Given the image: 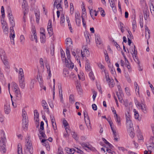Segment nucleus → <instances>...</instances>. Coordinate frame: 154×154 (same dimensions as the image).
Instances as JSON below:
<instances>
[{
    "instance_id": "052dcab7",
    "label": "nucleus",
    "mask_w": 154,
    "mask_h": 154,
    "mask_svg": "<svg viewBox=\"0 0 154 154\" xmlns=\"http://www.w3.org/2000/svg\"><path fill=\"white\" fill-rule=\"evenodd\" d=\"M20 87L22 89H24L25 88V82L19 83Z\"/></svg>"
},
{
    "instance_id": "e2e57ef3",
    "label": "nucleus",
    "mask_w": 154,
    "mask_h": 154,
    "mask_svg": "<svg viewBox=\"0 0 154 154\" xmlns=\"http://www.w3.org/2000/svg\"><path fill=\"white\" fill-rule=\"evenodd\" d=\"M77 89L78 91L81 92L82 91V89L80 88V85L79 83L78 82L77 83V84L76 85Z\"/></svg>"
},
{
    "instance_id": "4468645a",
    "label": "nucleus",
    "mask_w": 154,
    "mask_h": 154,
    "mask_svg": "<svg viewBox=\"0 0 154 154\" xmlns=\"http://www.w3.org/2000/svg\"><path fill=\"white\" fill-rule=\"evenodd\" d=\"M1 140L2 144H5L6 142V137L5 135V132L2 131L1 133Z\"/></svg>"
},
{
    "instance_id": "f8f14e48",
    "label": "nucleus",
    "mask_w": 154,
    "mask_h": 154,
    "mask_svg": "<svg viewBox=\"0 0 154 154\" xmlns=\"http://www.w3.org/2000/svg\"><path fill=\"white\" fill-rule=\"evenodd\" d=\"M32 33H33V35H32L30 37V39L32 41H34L35 40V42L36 43H37L38 42L37 39V37L36 36V34L35 30L33 29L32 31Z\"/></svg>"
},
{
    "instance_id": "5fc2aeb1",
    "label": "nucleus",
    "mask_w": 154,
    "mask_h": 154,
    "mask_svg": "<svg viewBox=\"0 0 154 154\" xmlns=\"http://www.w3.org/2000/svg\"><path fill=\"white\" fill-rule=\"evenodd\" d=\"M60 54L62 60H65V58H66L65 57V54L64 51L62 49L60 50Z\"/></svg>"
},
{
    "instance_id": "c756f323",
    "label": "nucleus",
    "mask_w": 154,
    "mask_h": 154,
    "mask_svg": "<svg viewBox=\"0 0 154 154\" xmlns=\"http://www.w3.org/2000/svg\"><path fill=\"white\" fill-rule=\"evenodd\" d=\"M128 131L129 133V135L131 138H133L134 136V128H131L128 129Z\"/></svg>"
},
{
    "instance_id": "72a5a7b5",
    "label": "nucleus",
    "mask_w": 154,
    "mask_h": 154,
    "mask_svg": "<svg viewBox=\"0 0 154 154\" xmlns=\"http://www.w3.org/2000/svg\"><path fill=\"white\" fill-rule=\"evenodd\" d=\"M67 149L66 150V152L67 153L69 154H73L75 151V149H70L69 148H67Z\"/></svg>"
},
{
    "instance_id": "6e6d98bb",
    "label": "nucleus",
    "mask_w": 154,
    "mask_h": 154,
    "mask_svg": "<svg viewBox=\"0 0 154 154\" xmlns=\"http://www.w3.org/2000/svg\"><path fill=\"white\" fill-rule=\"evenodd\" d=\"M116 95L117 96V97H118V99L119 100V101L121 102V103H122V96L123 95H122V94H118V93L117 92H116Z\"/></svg>"
},
{
    "instance_id": "e433bc0d",
    "label": "nucleus",
    "mask_w": 154,
    "mask_h": 154,
    "mask_svg": "<svg viewBox=\"0 0 154 154\" xmlns=\"http://www.w3.org/2000/svg\"><path fill=\"white\" fill-rule=\"evenodd\" d=\"M98 66L100 68V69L102 70V73H103V72H104L105 74V76H106V72L104 69V68L105 67V66L100 63L99 64Z\"/></svg>"
},
{
    "instance_id": "49530a36",
    "label": "nucleus",
    "mask_w": 154,
    "mask_h": 154,
    "mask_svg": "<svg viewBox=\"0 0 154 154\" xmlns=\"http://www.w3.org/2000/svg\"><path fill=\"white\" fill-rule=\"evenodd\" d=\"M132 28L134 32L135 31V28L137 27L136 22L135 20H133L132 22Z\"/></svg>"
},
{
    "instance_id": "0eeeda50",
    "label": "nucleus",
    "mask_w": 154,
    "mask_h": 154,
    "mask_svg": "<svg viewBox=\"0 0 154 154\" xmlns=\"http://www.w3.org/2000/svg\"><path fill=\"white\" fill-rule=\"evenodd\" d=\"M44 123L43 121L41 122L40 124V130H39V132L40 134L41 135L42 137L44 139L47 138V137L45 134L44 132L42 131L44 130Z\"/></svg>"
},
{
    "instance_id": "7c9ffc66",
    "label": "nucleus",
    "mask_w": 154,
    "mask_h": 154,
    "mask_svg": "<svg viewBox=\"0 0 154 154\" xmlns=\"http://www.w3.org/2000/svg\"><path fill=\"white\" fill-rule=\"evenodd\" d=\"M42 35L41 36V42L42 43H44L46 41V36L43 32H41Z\"/></svg>"
},
{
    "instance_id": "13d9d810",
    "label": "nucleus",
    "mask_w": 154,
    "mask_h": 154,
    "mask_svg": "<svg viewBox=\"0 0 154 154\" xmlns=\"http://www.w3.org/2000/svg\"><path fill=\"white\" fill-rule=\"evenodd\" d=\"M89 34L88 33H87V32L86 33V34H85V36L86 38V40L87 43H88L89 42H90V39L89 38Z\"/></svg>"
},
{
    "instance_id": "c03bdc74",
    "label": "nucleus",
    "mask_w": 154,
    "mask_h": 154,
    "mask_svg": "<svg viewBox=\"0 0 154 154\" xmlns=\"http://www.w3.org/2000/svg\"><path fill=\"white\" fill-rule=\"evenodd\" d=\"M133 111L134 112V116L135 119H139V115L138 112L135 109H134Z\"/></svg>"
},
{
    "instance_id": "2eb2a0df",
    "label": "nucleus",
    "mask_w": 154,
    "mask_h": 154,
    "mask_svg": "<svg viewBox=\"0 0 154 154\" xmlns=\"http://www.w3.org/2000/svg\"><path fill=\"white\" fill-rule=\"evenodd\" d=\"M5 111L6 114H8L11 111L10 105L9 103H7L5 105Z\"/></svg>"
},
{
    "instance_id": "6ab92c4d",
    "label": "nucleus",
    "mask_w": 154,
    "mask_h": 154,
    "mask_svg": "<svg viewBox=\"0 0 154 154\" xmlns=\"http://www.w3.org/2000/svg\"><path fill=\"white\" fill-rule=\"evenodd\" d=\"M109 3L110 4V5L112 8L113 11L114 12L116 11V7L115 5L114 0H109Z\"/></svg>"
},
{
    "instance_id": "680f3d73",
    "label": "nucleus",
    "mask_w": 154,
    "mask_h": 154,
    "mask_svg": "<svg viewBox=\"0 0 154 154\" xmlns=\"http://www.w3.org/2000/svg\"><path fill=\"white\" fill-rule=\"evenodd\" d=\"M19 73L21 77H24L23 70L22 68H21L19 69Z\"/></svg>"
},
{
    "instance_id": "4c0bfd02",
    "label": "nucleus",
    "mask_w": 154,
    "mask_h": 154,
    "mask_svg": "<svg viewBox=\"0 0 154 154\" xmlns=\"http://www.w3.org/2000/svg\"><path fill=\"white\" fill-rule=\"evenodd\" d=\"M13 87H14V91L15 92L20 90V89L18 86V85L17 84L15 83H14Z\"/></svg>"
},
{
    "instance_id": "20e7f679",
    "label": "nucleus",
    "mask_w": 154,
    "mask_h": 154,
    "mask_svg": "<svg viewBox=\"0 0 154 154\" xmlns=\"http://www.w3.org/2000/svg\"><path fill=\"white\" fill-rule=\"evenodd\" d=\"M84 115L85 118V122L86 124V126L88 128L91 130L92 128L91 125L89 118L88 115L85 112H84Z\"/></svg>"
},
{
    "instance_id": "c9c22d12",
    "label": "nucleus",
    "mask_w": 154,
    "mask_h": 154,
    "mask_svg": "<svg viewBox=\"0 0 154 154\" xmlns=\"http://www.w3.org/2000/svg\"><path fill=\"white\" fill-rule=\"evenodd\" d=\"M35 82V79H32L30 84V88L31 89H32L34 88V84Z\"/></svg>"
},
{
    "instance_id": "412c9836",
    "label": "nucleus",
    "mask_w": 154,
    "mask_h": 154,
    "mask_svg": "<svg viewBox=\"0 0 154 154\" xmlns=\"http://www.w3.org/2000/svg\"><path fill=\"white\" fill-rule=\"evenodd\" d=\"M10 37L11 40V44L14 45V38L15 37V32L10 33Z\"/></svg>"
},
{
    "instance_id": "338daca9",
    "label": "nucleus",
    "mask_w": 154,
    "mask_h": 154,
    "mask_svg": "<svg viewBox=\"0 0 154 154\" xmlns=\"http://www.w3.org/2000/svg\"><path fill=\"white\" fill-rule=\"evenodd\" d=\"M128 34L127 35L128 39V38H129V39H131V38L133 37L131 32L129 31H128Z\"/></svg>"
},
{
    "instance_id": "a18cd8bd",
    "label": "nucleus",
    "mask_w": 154,
    "mask_h": 154,
    "mask_svg": "<svg viewBox=\"0 0 154 154\" xmlns=\"http://www.w3.org/2000/svg\"><path fill=\"white\" fill-rule=\"evenodd\" d=\"M126 118V121H130L131 120V116L130 115L129 113L128 112H127V113L125 114Z\"/></svg>"
},
{
    "instance_id": "c85d7f7f",
    "label": "nucleus",
    "mask_w": 154,
    "mask_h": 154,
    "mask_svg": "<svg viewBox=\"0 0 154 154\" xmlns=\"http://www.w3.org/2000/svg\"><path fill=\"white\" fill-rule=\"evenodd\" d=\"M28 118H25V119H23V127L24 128L25 127L27 128L28 126Z\"/></svg>"
},
{
    "instance_id": "9b49d317",
    "label": "nucleus",
    "mask_w": 154,
    "mask_h": 154,
    "mask_svg": "<svg viewBox=\"0 0 154 154\" xmlns=\"http://www.w3.org/2000/svg\"><path fill=\"white\" fill-rule=\"evenodd\" d=\"M22 98V95L20 90L15 92V100L20 101Z\"/></svg>"
},
{
    "instance_id": "cd10ccee",
    "label": "nucleus",
    "mask_w": 154,
    "mask_h": 154,
    "mask_svg": "<svg viewBox=\"0 0 154 154\" xmlns=\"http://www.w3.org/2000/svg\"><path fill=\"white\" fill-rule=\"evenodd\" d=\"M138 140L139 142H143V138L142 134L139 133L138 134Z\"/></svg>"
},
{
    "instance_id": "ddd939ff",
    "label": "nucleus",
    "mask_w": 154,
    "mask_h": 154,
    "mask_svg": "<svg viewBox=\"0 0 154 154\" xmlns=\"http://www.w3.org/2000/svg\"><path fill=\"white\" fill-rule=\"evenodd\" d=\"M8 16L9 17V20L11 25V26H15V21L11 13L8 14Z\"/></svg>"
},
{
    "instance_id": "a878e982",
    "label": "nucleus",
    "mask_w": 154,
    "mask_h": 154,
    "mask_svg": "<svg viewBox=\"0 0 154 154\" xmlns=\"http://www.w3.org/2000/svg\"><path fill=\"white\" fill-rule=\"evenodd\" d=\"M65 22L64 15L63 14H62L60 16V24L62 26H64V23Z\"/></svg>"
},
{
    "instance_id": "dca6fc26",
    "label": "nucleus",
    "mask_w": 154,
    "mask_h": 154,
    "mask_svg": "<svg viewBox=\"0 0 154 154\" xmlns=\"http://www.w3.org/2000/svg\"><path fill=\"white\" fill-rule=\"evenodd\" d=\"M134 51H133V53L132 54V56L134 59V60L137 62V61H138V58L137 57V52L136 50H135V45H134Z\"/></svg>"
},
{
    "instance_id": "de8ad7c7",
    "label": "nucleus",
    "mask_w": 154,
    "mask_h": 154,
    "mask_svg": "<svg viewBox=\"0 0 154 154\" xmlns=\"http://www.w3.org/2000/svg\"><path fill=\"white\" fill-rule=\"evenodd\" d=\"M47 30L48 33L50 36H51L53 34V32L52 28H47Z\"/></svg>"
},
{
    "instance_id": "4be33fe9",
    "label": "nucleus",
    "mask_w": 154,
    "mask_h": 154,
    "mask_svg": "<svg viewBox=\"0 0 154 154\" xmlns=\"http://www.w3.org/2000/svg\"><path fill=\"white\" fill-rule=\"evenodd\" d=\"M113 136L115 140L117 141L119 138V136L115 129L112 130Z\"/></svg>"
},
{
    "instance_id": "3c124183",
    "label": "nucleus",
    "mask_w": 154,
    "mask_h": 154,
    "mask_svg": "<svg viewBox=\"0 0 154 154\" xmlns=\"http://www.w3.org/2000/svg\"><path fill=\"white\" fill-rule=\"evenodd\" d=\"M71 134L72 135L74 139H75L76 140H78V137L76 133H75L73 131L72 133Z\"/></svg>"
},
{
    "instance_id": "603ef678",
    "label": "nucleus",
    "mask_w": 154,
    "mask_h": 154,
    "mask_svg": "<svg viewBox=\"0 0 154 154\" xmlns=\"http://www.w3.org/2000/svg\"><path fill=\"white\" fill-rule=\"evenodd\" d=\"M20 39L21 43L22 44H23L25 42V38L23 35H21L20 36Z\"/></svg>"
},
{
    "instance_id": "423d86ee",
    "label": "nucleus",
    "mask_w": 154,
    "mask_h": 154,
    "mask_svg": "<svg viewBox=\"0 0 154 154\" xmlns=\"http://www.w3.org/2000/svg\"><path fill=\"white\" fill-rule=\"evenodd\" d=\"M95 40L97 46L101 48H103V44L100 37L97 35H95Z\"/></svg>"
},
{
    "instance_id": "6e6552de",
    "label": "nucleus",
    "mask_w": 154,
    "mask_h": 154,
    "mask_svg": "<svg viewBox=\"0 0 154 154\" xmlns=\"http://www.w3.org/2000/svg\"><path fill=\"white\" fill-rule=\"evenodd\" d=\"M2 26L3 31L5 34H8V27L7 24L3 21L2 22Z\"/></svg>"
},
{
    "instance_id": "aec40b11",
    "label": "nucleus",
    "mask_w": 154,
    "mask_h": 154,
    "mask_svg": "<svg viewBox=\"0 0 154 154\" xmlns=\"http://www.w3.org/2000/svg\"><path fill=\"white\" fill-rule=\"evenodd\" d=\"M114 118L118 126H120L121 125L120 117L117 115H114Z\"/></svg>"
},
{
    "instance_id": "2f4dec72",
    "label": "nucleus",
    "mask_w": 154,
    "mask_h": 154,
    "mask_svg": "<svg viewBox=\"0 0 154 154\" xmlns=\"http://www.w3.org/2000/svg\"><path fill=\"white\" fill-rule=\"evenodd\" d=\"M86 70L89 71L91 70L90 66L88 60H86L85 65Z\"/></svg>"
},
{
    "instance_id": "37998d69",
    "label": "nucleus",
    "mask_w": 154,
    "mask_h": 154,
    "mask_svg": "<svg viewBox=\"0 0 154 154\" xmlns=\"http://www.w3.org/2000/svg\"><path fill=\"white\" fill-rule=\"evenodd\" d=\"M114 148V146L109 142L106 141V149H113Z\"/></svg>"
},
{
    "instance_id": "7ed1b4c3",
    "label": "nucleus",
    "mask_w": 154,
    "mask_h": 154,
    "mask_svg": "<svg viewBox=\"0 0 154 154\" xmlns=\"http://www.w3.org/2000/svg\"><path fill=\"white\" fill-rule=\"evenodd\" d=\"M135 103L137 106L144 113H147V108L145 104L143 103H140L137 100H135Z\"/></svg>"
},
{
    "instance_id": "58836bf2",
    "label": "nucleus",
    "mask_w": 154,
    "mask_h": 154,
    "mask_svg": "<svg viewBox=\"0 0 154 154\" xmlns=\"http://www.w3.org/2000/svg\"><path fill=\"white\" fill-rule=\"evenodd\" d=\"M18 154H22V148L20 144H18V145L17 149Z\"/></svg>"
},
{
    "instance_id": "bf43d9fd",
    "label": "nucleus",
    "mask_w": 154,
    "mask_h": 154,
    "mask_svg": "<svg viewBox=\"0 0 154 154\" xmlns=\"http://www.w3.org/2000/svg\"><path fill=\"white\" fill-rule=\"evenodd\" d=\"M89 76L91 79L94 80L95 77L94 76V74L92 72H90L89 73Z\"/></svg>"
},
{
    "instance_id": "473e14b6",
    "label": "nucleus",
    "mask_w": 154,
    "mask_h": 154,
    "mask_svg": "<svg viewBox=\"0 0 154 154\" xmlns=\"http://www.w3.org/2000/svg\"><path fill=\"white\" fill-rule=\"evenodd\" d=\"M126 125L128 129L133 128V124L131 120L126 121Z\"/></svg>"
},
{
    "instance_id": "39448f33",
    "label": "nucleus",
    "mask_w": 154,
    "mask_h": 154,
    "mask_svg": "<svg viewBox=\"0 0 154 154\" xmlns=\"http://www.w3.org/2000/svg\"><path fill=\"white\" fill-rule=\"evenodd\" d=\"M67 60L66 58H65V65L66 67H67L69 69H72L74 67V64L72 63L71 61L70 60V58H68L67 57Z\"/></svg>"
},
{
    "instance_id": "bb28decb",
    "label": "nucleus",
    "mask_w": 154,
    "mask_h": 154,
    "mask_svg": "<svg viewBox=\"0 0 154 154\" xmlns=\"http://www.w3.org/2000/svg\"><path fill=\"white\" fill-rule=\"evenodd\" d=\"M34 119L36 122H38L39 121V114L37 110H35L34 111Z\"/></svg>"
},
{
    "instance_id": "0e129e2a",
    "label": "nucleus",
    "mask_w": 154,
    "mask_h": 154,
    "mask_svg": "<svg viewBox=\"0 0 154 154\" xmlns=\"http://www.w3.org/2000/svg\"><path fill=\"white\" fill-rule=\"evenodd\" d=\"M75 20L80 18V14L79 12H77L75 13Z\"/></svg>"
},
{
    "instance_id": "8fccbe9b",
    "label": "nucleus",
    "mask_w": 154,
    "mask_h": 154,
    "mask_svg": "<svg viewBox=\"0 0 154 154\" xmlns=\"http://www.w3.org/2000/svg\"><path fill=\"white\" fill-rule=\"evenodd\" d=\"M99 11H100L101 15L103 17H104L105 15V11L104 10L102 9V8H98Z\"/></svg>"
},
{
    "instance_id": "a19ab883",
    "label": "nucleus",
    "mask_w": 154,
    "mask_h": 154,
    "mask_svg": "<svg viewBox=\"0 0 154 154\" xmlns=\"http://www.w3.org/2000/svg\"><path fill=\"white\" fill-rule=\"evenodd\" d=\"M69 101L71 103H73L75 101L74 95L73 94H70L69 98Z\"/></svg>"
},
{
    "instance_id": "69168bd1",
    "label": "nucleus",
    "mask_w": 154,
    "mask_h": 154,
    "mask_svg": "<svg viewBox=\"0 0 154 154\" xmlns=\"http://www.w3.org/2000/svg\"><path fill=\"white\" fill-rule=\"evenodd\" d=\"M56 5L57 9L60 10V11H61L62 10V9L61 3H59V4H56Z\"/></svg>"
},
{
    "instance_id": "a211bd4d",
    "label": "nucleus",
    "mask_w": 154,
    "mask_h": 154,
    "mask_svg": "<svg viewBox=\"0 0 154 154\" xmlns=\"http://www.w3.org/2000/svg\"><path fill=\"white\" fill-rule=\"evenodd\" d=\"M154 144H152L149 143L148 142V143L146 144V146L147 149L149 152V154H151L152 152V150H153L154 149Z\"/></svg>"
},
{
    "instance_id": "1a4fd4ad",
    "label": "nucleus",
    "mask_w": 154,
    "mask_h": 154,
    "mask_svg": "<svg viewBox=\"0 0 154 154\" xmlns=\"http://www.w3.org/2000/svg\"><path fill=\"white\" fill-rule=\"evenodd\" d=\"M42 105L44 108V109L48 114H49L50 111L48 105L46 102L45 100H42Z\"/></svg>"
},
{
    "instance_id": "79ce46f5",
    "label": "nucleus",
    "mask_w": 154,
    "mask_h": 154,
    "mask_svg": "<svg viewBox=\"0 0 154 154\" xmlns=\"http://www.w3.org/2000/svg\"><path fill=\"white\" fill-rule=\"evenodd\" d=\"M66 19L67 21V22L68 24V26L69 28V29L70 30V31L72 32V28L71 26V25L70 23V20H69V18L68 17H66Z\"/></svg>"
},
{
    "instance_id": "9d476101",
    "label": "nucleus",
    "mask_w": 154,
    "mask_h": 154,
    "mask_svg": "<svg viewBox=\"0 0 154 154\" xmlns=\"http://www.w3.org/2000/svg\"><path fill=\"white\" fill-rule=\"evenodd\" d=\"M151 128L153 133V136H151L149 138L148 143L152 144H154V125L152 124L151 125Z\"/></svg>"
},
{
    "instance_id": "4d7b16f0",
    "label": "nucleus",
    "mask_w": 154,
    "mask_h": 154,
    "mask_svg": "<svg viewBox=\"0 0 154 154\" xmlns=\"http://www.w3.org/2000/svg\"><path fill=\"white\" fill-rule=\"evenodd\" d=\"M27 149L31 154H32L33 152V148L32 146H30V147H27Z\"/></svg>"
},
{
    "instance_id": "b1692460",
    "label": "nucleus",
    "mask_w": 154,
    "mask_h": 154,
    "mask_svg": "<svg viewBox=\"0 0 154 154\" xmlns=\"http://www.w3.org/2000/svg\"><path fill=\"white\" fill-rule=\"evenodd\" d=\"M145 36L146 39L148 40L149 38V32L150 30L148 29L147 27H145Z\"/></svg>"
},
{
    "instance_id": "f704fd0d",
    "label": "nucleus",
    "mask_w": 154,
    "mask_h": 154,
    "mask_svg": "<svg viewBox=\"0 0 154 154\" xmlns=\"http://www.w3.org/2000/svg\"><path fill=\"white\" fill-rule=\"evenodd\" d=\"M1 150L2 151L3 153L6 152V151L5 144H2L1 146Z\"/></svg>"
},
{
    "instance_id": "f03ea898",
    "label": "nucleus",
    "mask_w": 154,
    "mask_h": 154,
    "mask_svg": "<svg viewBox=\"0 0 154 154\" xmlns=\"http://www.w3.org/2000/svg\"><path fill=\"white\" fill-rule=\"evenodd\" d=\"M0 55L3 63L5 66V67L9 68H10L9 63L5 57V52L2 49H0Z\"/></svg>"
},
{
    "instance_id": "09e8293b",
    "label": "nucleus",
    "mask_w": 154,
    "mask_h": 154,
    "mask_svg": "<svg viewBox=\"0 0 154 154\" xmlns=\"http://www.w3.org/2000/svg\"><path fill=\"white\" fill-rule=\"evenodd\" d=\"M106 152L109 154H116V152L114 151L113 149H107Z\"/></svg>"
},
{
    "instance_id": "f257e3e1",
    "label": "nucleus",
    "mask_w": 154,
    "mask_h": 154,
    "mask_svg": "<svg viewBox=\"0 0 154 154\" xmlns=\"http://www.w3.org/2000/svg\"><path fill=\"white\" fill-rule=\"evenodd\" d=\"M66 54L67 57L68 58H70L69 49L72 47V41L70 38H67L66 39Z\"/></svg>"
},
{
    "instance_id": "5701e85b",
    "label": "nucleus",
    "mask_w": 154,
    "mask_h": 154,
    "mask_svg": "<svg viewBox=\"0 0 154 154\" xmlns=\"http://www.w3.org/2000/svg\"><path fill=\"white\" fill-rule=\"evenodd\" d=\"M106 120L108 122L109 124L110 125V126L111 128V130H112L114 129H115V126L114 125L112 121L110 118H108V119H106Z\"/></svg>"
},
{
    "instance_id": "393cba45",
    "label": "nucleus",
    "mask_w": 154,
    "mask_h": 154,
    "mask_svg": "<svg viewBox=\"0 0 154 154\" xmlns=\"http://www.w3.org/2000/svg\"><path fill=\"white\" fill-rule=\"evenodd\" d=\"M88 51L86 49H85L83 51H81V54L83 59L84 58V57H85L86 56H87L88 54Z\"/></svg>"
},
{
    "instance_id": "ea45409f",
    "label": "nucleus",
    "mask_w": 154,
    "mask_h": 154,
    "mask_svg": "<svg viewBox=\"0 0 154 154\" xmlns=\"http://www.w3.org/2000/svg\"><path fill=\"white\" fill-rule=\"evenodd\" d=\"M35 14L36 17V23H38L39 20L40 19V14L39 12L35 13Z\"/></svg>"
},
{
    "instance_id": "f3484780",
    "label": "nucleus",
    "mask_w": 154,
    "mask_h": 154,
    "mask_svg": "<svg viewBox=\"0 0 154 154\" xmlns=\"http://www.w3.org/2000/svg\"><path fill=\"white\" fill-rule=\"evenodd\" d=\"M106 79H107L108 82L109 87L110 88L113 87L115 85L113 80L112 78H110L109 77L108 78H106Z\"/></svg>"
},
{
    "instance_id": "864d4df0",
    "label": "nucleus",
    "mask_w": 154,
    "mask_h": 154,
    "mask_svg": "<svg viewBox=\"0 0 154 154\" xmlns=\"http://www.w3.org/2000/svg\"><path fill=\"white\" fill-rule=\"evenodd\" d=\"M26 1H23V3L22 4V8H25V11H26V12L28 10V8L27 6V4L25 3Z\"/></svg>"
},
{
    "instance_id": "774afa93",
    "label": "nucleus",
    "mask_w": 154,
    "mask_h": 154,
    "mask_svg": "<svg viewBox=\"0 0 154 154\" xmlns=\"http://www.w3.org/2000/svg\"><path fill=\"white\" fill-rule=\"evenodd\" d=\"M57 154H64L63 151L61 148H59Z\"/></svg>"
}]
</instances>
